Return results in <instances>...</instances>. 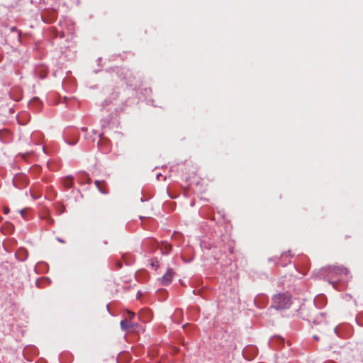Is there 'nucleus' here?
<instances>
[{"label":"nucleus","mask_w":363,"mask_h":363,"mask_svg":"<svg viewBox=\"0 0 363 363\" xmlns=\"http://www.w3.org/2000/svg\"><path fill=\"white\" fill-rule=\"evenodd\" d=\"M274 306L277 309H286L291 305V298L286 294H278L275 295L273 298Z\"/></svg>","instance_id":"obj_1"},{"label":"nucleus","mask_w":363,"mask_h":363,"mask_svg":"<svg viewBox=\"0 0 363 363\" xmlns=\"http://www.w3.org/2000/svg\"><path fill=\"white\" fill-rule=\"evenodd\" d=\"M349 271L347 268L342 267V266H338V265H333V266H328L323 267L320 269V275L323 274H344L347 275L348 274Z\"/></svg>","instance_id":"obj_2"},{"label":"nucleus","mask_w":363,"mask_h":363,"mask_svg":"<svg viewBox=\"0 0 363 363\" xmlns=\"http://www.w3.org/2000/svg\"><path fill=\"white\" fill-rule=\"evenodd\" d=\"M121 327L123 330L132 331L135 330L136 327H138V324L133 323L128 319H124L121 321Z\"/></svg>","instance_id":"obj_3"},{"label":"nucleus","mask_w":363,"mask_h":363,"mask_svg":"<svg viewBox=\"0 0 363 363\" xmlns=\"http://www.w3.org/2000/svg\"><path fill=\"white\" fill-rule=\"evenodd\" d=\"M174 272L172 269H168L166 273L162 277V284L169 285L174 276Z\"/></svg>","instance_id":"obj_4"},{"label":"nucleus","mask_w":363,"mask_h":363,"mask_svg":"<svg viewBox=\"0 0 363 363\" xmlns=\"http://www.w3.org/2000/svg\"><path fill=\"white\" fill-rule=\"evenodd\" d=\"M94 183L101 193L104 194L108 193L106 183L104 181L96 180Z\"/></svg>","instance_id":"obj_5"},{"label":"nucleus","mask_w":363,"mask_h":363,"mask_svg":"<svg viewBox=\"0 0 363 363\" xmlns=\"http://www.w3.org/2000/svg\"><path fill=\"white\" fill-rule=\"evenodd\" d=\"M17 258L21 260H25L28 255V251L24 248H20L16 253Z\"/></svg>","instance_id":"obj_6"},{"label":"nucleus","mask_w":363,"mask_h":363,"mask_svg":"<svg viewBox=\"0 0 363 363\" xmlns=\"http://www.w3.org/2000/svg\"><path fill=\"white\" fill-rule=\"evenodd\" d=\"M160 249H161L162 254H168L172 250V246L171 244H169L167 242H162L161 243Z\"/></svg>","instance_id":"obj_7"},{"label":"nucleus","mask_w":363,"mask_h":363,"mask_svg":"<svg viewBox=\"0 0 363 363\" xmlns=\"http://www.w3.org/2000/svg\"><path fill=\"white\" fill-rule=\"evenodd\" d=\"M73 177L72 176H68L64 179L63 183L66 188L69 189L73 186Z\"/></svg>","instance_id":"obj_8"},{"label":"nucleus","mask_w":363,"mask_h":363,"mask_svg":"<svg viewBox=\"0 0 363 363\" xmlns=\"http://www.w3.org/2000/svg\"><path fill=\"white\" fill-rule=\"evenodd\" d=\"M291 257L290 252H284L281 257L284 259L283 265L287 264L290 262V257Z\"/></svg>","instance_id":"obj_9"},{"label":"nucleus","mask_w":363,"mask_h":363,"mask_svg":"<svg viewBox=\"0 0 363 363\" xmlns=\"http://www.w3.org/2000/svg\"><path fill=\"white\" fill-rule=\"evenodd\" d=\"M46 219L48 224L52 225L54 223V220L52 218L48 217Z\"/></svg>","instance_id":"obj_10"},{"label":"nucleus","mask_w":363,"mask_h":363,"mask_svg":"<svg viewBox=\"0 0 363 363\" xmlns=\"http://www.w3.org/2000/svg\"><path fill=\"white\" fill-rule=\"evenodd\" d=\"M127 313H128V315H129V318H130V319L133 318V317L135 316V313H134L133 312H131V311H128V312H127Z\"/></svg>","instance_id":"obj_11"},{"label":"nucleus","mask_w":363,"mask_h":363,"mask_svg":"<svg viewBox=\"0 0 363 363\" xmlns=\"http://www.w3.org/2000/svg\"><path fill=\"white\" fill-rule=\"evenodd\" d=\"M122 266H123V264H122V262L121 261H117L116 262V267H117L118 269L121 268Z\"/></svg>","instance_id":"obj_12"},{"label":"nucleus","mask_w":363,"mask_h":363,"mask_svg":"<svg viewBox=\"0 0 363 363\" xmlns=\"http://www.w3.org/2000/svg\"><path fill=\"white\" fill-rule=\"evenodd\" d=\"M20 213H21V216H22L23 217H24L25 210H21V211H20Z\"/></svg>","instance_id":"obj_13"},{"label":"nucleus","mask_w":363,"mask_h":363,"mask_svg":"<svg viewBox=\"0 0 363 363\" xmlns=\"http://www.w3.org/2000/svg\"><path fill=\"white\" fill-rule=\"evenodd\" d=\"M57 241L60 242H62V243H65V242L64 240H62V239L60 238H57Z\"/></svg>","instance_id":"obj_14"},{"label":"nucleus","mask_w":363,"mask_h":363,"mask_svg":"<svg viewBox=\"0 0 363 363\" xmlns=\"http://www.w3.org/2000/svg\"><path fill=\"white\" fill-rule=\"evenodd\" d=\"M82 131H86V130H87V128H82Z\"/></svg>","instance_id":"obj_15"}]
</instances>
